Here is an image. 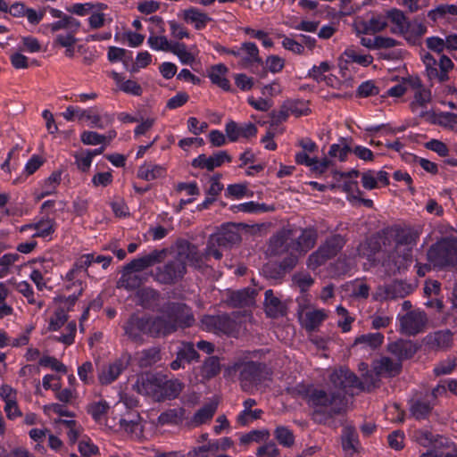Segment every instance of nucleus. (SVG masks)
Wrapping results in <instances>:
<instances>
[{"mask_svg":"<svg viewBox=\"0 0 457 457\" xmlns=\"http://www.w3.org/2000/svg\"><path fill=\"white\" fill-rule=\"evenodd\" d=\"M109 409L110 406L106 401H99L90 403L87 406V412L92 416L96 422L101 423Z\"/></svg>","mask_w":457,"mask_h":457,"instance_id":"46","label":"nucleus"},{"mask_svg":"<svg viewBox=\"0 0 457 457\" xmlns=\"http://www.w3.org/2000/svg\"><path fill=\"white\" fill-rule=\"evenodd\" d=\"M80 27V22L73 18L72 16H65L62 19L49 25V28L53 33L60 29H71L78 31Z\"/></svg>","mask_w":457,"mask_h":457,"instance_id":"45","label":"nucleus"},{"mask_svg":"<svg viewBox=\"0 0 457 457\" xmlns=\"http://www.w3.org/2000/svg\"><path fill=\"white\" fill-rule=\"evenodd\" d=\"M400 330L408 336H415L425 329L428 322L427 315L420 310L409 311L400 317Z\"/></svg>","mask_w":457,"mask_h":457,"instance_id":"9","label":"nucleus"},{"mask_svg":"<svg viewBox=\"0 0 457 457\" xmlns=\"http://www.w3.org/2000/svg\"><path fill=\"white\" fill-rule=\"evenodd\" d=\"M161 360V350L154 346L145 349L137 353L138 365L141 368H147L154 365Z\"/></svg>","mask_w":457,"mask_h":457,"instance_id":"31","label":"nucleus"},{"mask_svg":"<svg viewBox=\"0 0 457 457\" xmlns=\"http://www.w3.org/2000/svg\"><path fill=\"white\" fill-rule=\"evenodd\" d=\"M161 376L145 373L138 376L133 384V389L140 395L151 396L159 402Z\"/></svg>","mask_w":457,"mask_h":457,"instance_id":"10","label":"nucleus"},{"mask_svg":"<svg viewBox=\"0 0 457 457\" xmlns=\"http://www.w3.org/2000/svg\"><path fill=\"white\" fill-rule=\"evenodd\" d=\"M177 354L186 363H190L192 361H198L199 359V354L195 349L193 343L183 344L182 347L177 352Z\"/></svg>","mask_w":457,"mask_h":457,"instance_id":"51","label":"nucleus"},{"mask_svg":"<svg viewBox=\"0 0 457 457\" xmlns=\"http://www.w3.org/2000/svg\"><path fill=\"white\" fill-rule=\"evenodd\" d=\"M351 152L352 148L346 144H333L330 146L328 154L331 157H337L341 162H344L346 160L348 154Z\"/></svg>","mask_w":457,"mask_h":457,"instance_id":"57","label":"nucleus"},{"mask_svg":"<svg viewBox=\"0 0 457 457\" xmlns=\"http://www.w3.org/2000/svg\"><path fill=\"white\" fill-rule=\"evenodd\" d=\"M166 254V250H154L149 254L132 260L124 266L126 273L138 272L161 262Z\"/></svg>","mask_w":457,"mask_h":457,"instance_id":"13","label":"nucleus"},{"mask_svg":"<svg viewBox=\"0 0 457 457\" xmlns=\"http://www.w3.org/2000/svg\"><path fill=\"white\" fill-rule=\"evenodd\" d=\"M262 413L263 411L261 409H255L253 411H242L238 414L237 420V423L240 424L241 426H246L251 420L261 419Z\"/></svg>","mask_w":457,"mask_h":457,"instance_id":"56","label":"nucleus"},{"mask_svg":"<svg viewBox=\"0 0 457 457\" xmlns=\"http://www.w3.org/2000/svg\"><path fill=\"white\" fill-rule=\"evenodd\" d=\"M368 24L370 26V30H371L373 34L381 32L387 27L386 17L382 15H373L368 21Z\"/></svg>","mask_w":457,"mask_h":457,"instance_id":"63","label":"nucleus"},{"mask_svg":"<svg viewBox=\"0 0 457 457\" xmlns=\"http://www.w3.org/2000/svg\"><path fill=\"white\" fill-rule=\"evenodd\" d=\"M345 243V238L340 234L328 237L316 251L309 255L306 262L308 269L315 270L324 265L328 260L337 255Z\"/></svg>","mask_w":457,"mask_h":457,"instance_id":"5","label":"nucleus"},{"mask_svg":"<svg viewBox=\"0 0 457 457\" xmlns=\"http://www.w3.org/2000/svg\"><path fill=\"white\" fill-rule=\"evenodd\" d=\"M318 231L313 227L301 228L300 235L294 240L291 241V249L299 253V255H304L309 252L317 243Z\"/></svg>","mask_w":457,"mask_h":457,"instance_id":"14","label":"nucleus"},{"mask_svg":"<svg viewBox=\"0 0 457 457\" xmlns=\"http://www.w3.org/2000/svg\"><path fill=\"white\" fill-rule=\"evenodd\" d=\"M383 334L379 332L368 333L356 337L354 340V345L363 344L370 346L371 349H376L383 344Z\"/></svg>","mask_w":457,"mask_h":457,"instance_id":"44","label":"nucleus"},{"mask_svg":"<svg viewBox=\"0 0 457 457\" xmlns=\"http://www.w3.org/2000/svg\"><path fill=\"white\" fill-rule=\"evenodd\" d=\"M243 57L239 64L243 68H248L253 63H262V58L259 56V49L253 42H245L241 45Z\"/></svg>","mask_w":457,"mask_h":457,"instance_id":"25","label":"nucleus"},{"mask_svg":"<svg viewBox=\"0 0 457 457\" xmlns=\"http://www.w3.org/2000/svg\"><path fill=\"white\" fill-rule=\"evenodd\" d=\"M346 57V62H356L361 66L367 67L373 62V57L370 54H360L354 47H348L344 52Z\"/></svg>","mask_w":457,"mask_h":457,"instance_id":"42","label":"nucleus"},{"mask_svg":"<svg viewBox=\"0 0 457 457\" xmlns=\"http://www.w3.org/2000/svg\"><path fill=\"white\" fill-rule=\"evenodd\" d=\"M427 32V26L422 23L408 24V30L403 35L412 45L418 44L421 37Z\"/></svg>","mask_w":457,"mask_h":457,"instance_id":"43","label":"nucleus"},{"mask_svg":"<svg viewBox=\"0 0 457 457\" xmlns=\"http://www.w3.org/2000/svg\"><path fill=\"white\" fill-rule=\"evenodd\" d=\"M227 72L228 68L224 64H217L212 67L209 78L213 84L223 90L228 91L230 89V84L228 79L225 78Z\"/></svg>","mask_w":457,"mask_h":457,"instance_id":"32","label":"nucleus"},{"mask_svg":"<svg viewBox=\"0 0 457 457\" xmlns=\"http://www.w3.org/2000/svg\"><path fill=\"white\" fill-rule=\"evenodd\" d=\"M329 62L325 61L320 62L319 66H313L312 69L309 71L308 76L312 78L317 82L327 80V76L323 75V73L329 71Z\"/></svg>","mask_w":457,"mask_h":457,"instance_id":"59","label":"nucleus"},{"mask_svg":"<svg viewBox=\"0 0 457 457\" xmlns=\"http://www.w3.org/2000/svg\"><path fill=\"white\" fill-rule=\"evenodd\" d=\"M328 317L323 310H314L305 313L304 326L308 331L315 330Z\"/></svg>","mask_w":457,"mask_h":457,"instance_id":"37","label":"nucleus"},{"mask_svg":"<svg viewBox=\"0 0 457 457\" xmlns=\"http://www.w3.org/2000/svg\"><path fill=\"white\" fill-rule=\"evenodd\" d=\"M359 445L360 442L355 429L353 427L345 428L342 436V445L344 450L357 452Z\"/></svg>","mask_w":457,"mask_h":457,"instance_id":"39","label":"nucleus"},{"mask_svg":"<svg viewBox=\"0 0 457 457\" xmlns=\"http://www.w3.org/2000/svg\"><path fill=\"white\" fill-rule=\"evenodd\" d=\"M204 329L213 333L229 334L234 330L235 322L226 313L219 315H205L202 318Z\"/></svg>","mask_w":457,"mask_h":457,"instance_id":"11","label":"nucleus"},{"mask_svg":"<svg viewBox=\"0 0 457 457\" xmlns=\"http://www.w3.org/2000/svg\"><path fill=\"white\" fill-rule=\"evenodd\" d=\"M447 14L457 15V5L455 4H440L435 9L429 11L428 17L436 21L439 18H444Z\"/></svg>","mask_w":457,"mask_h":457,"instance_id":"49","label":"nucleus"},{"mask_svg":"<svg viewBox=\"0 0 457 457\" xmlns=\"http://www.w3.org/2000/svg\"><path fill=\"white\" fill-rule=\"evenodd\" d=\"M256 294L254 289L249 287L231 292L228 299V304L233 308L250 306L253 304Z\"/></svg>","mask_w":457,"mask_h":457,"instance_id":"21","label":"nucleus"},{"mask_svg":"<svg viewBox=\"0 0 457 457\" xmlns=\"http://www.w3.org/2000/svg\"><path fill=\"white\" fill-rule=\"evenodd\" d=\"M387 351L399 361L411 359L418 351V346L411 340L398 339L387 345Z\"/></svg>","mask_w":457,"mask_h":457,"instance_id":"17","label":"nucleus"},{"mask_svg":"<svg viewBox=\"0 0 457 457\" xmlns=\"http://www.w3.org/2000/svg\"><path fill=\"white\" fill-rule=\"evenodd\" d=\"M437 125L450 129L452 130L455 129L457 126V114L453 112L439 113Z\"/></svg>","mask_w":457,"mask_h":457,"instance_id":"64","label":"nucleus"},{"mask_svg":"<svg viewBox=\"0 0 457 457\" xmlns=\"http://www.w3.org/2000/svg\"><path fill=\"white\" fill-rule=\"evenodd\" d=\"M431 100V94L429 90L423 88L422 87L417 89L414 93V101L411 103L412 110L417 105L425 106Z\"/></svg>","mask_w":457,"mask_h":457,"instance_id":"61","label":"nucleus"},{"mask_svg":"<svg viewBox=\"0 0 457 457\" xmlns=\"http://www.w3.org/2000/svg\"><path fill=\"white\" fill-rule=\"evenodd\" d=\"M77 116L79 120L87 119L90 120L92 128L97 129H104L108 125L113 122V115L110 113H104V115H99L95 112L93 108L82 110L77 109Z\"/></svg>","mask_w":457,"mask_h":457,"instance_id":"20","label":"nucleus"},{"mask_svg":"<svg viewBox=\"0 0 457 457\" xmlns=\"http://www.w3.org/2000/svg\"><path fill=\"white\" fill-rule=\"evenodd\" d=\"M232 161L231 156L226 151H219L206 156L205 154H200L195 158L191 165L194 168L206 169L208 171L213 170L215 168L220 167L225 162H230Z\"/></svg>","mask_w":457,"mask_h":457,"instance_id":"15","label":"nucleus"},{"mask_svg":"<svg viewBox=\"0 0 457 457\" xmlns=\"http://www.w3.org/2000/svg\"><path fill=\"white\" fill-rule=\"evenodd\" d=\"M217 410V404L214 403H210L203 406L201 409H199L194 415L193 421L197 424L201 425L203 423H205L206 421L210 420Z\"/></svg>","mask_w":457,"mask_h":457,"instance_id":"47","label":"nucleus"},{"mask_svg":"<svg viewBox=\"0 0 457 457\" xmlns=\"http://www.w3.org/2000/svg\"><path fill=\"white\" fill-rule=\"evenodd\" d=\"M125 334L132 340L141 339V335H148L153 337H161L156 318H144L133 314L124 325Z\"/></svg>","mask_w":457,"mask_h":457,"instance_id":"8","label":"nucleus"},{"mask_svg":"<svg viewBox=\"0 0 457 457\" xmlns=\"http://www.w3.org/2000/svg\"><path fill=\"white\" fill-rule=\"evenodd\" d=\"M130 357L123 354L107 366H104L98 375L102 385H108L118 378L120 374L129 366Z\"/></svg>","mask_w":457,"mask_h":457,"instance_id":"12","label":"nucleus"},{"mask_svg":"<svg viewBox=\"0 0 457 457\" xmlns=\"http://www.w3.org/2000/svg\"><path fill=\"white\" fill-rule=\"evenodd\" d=\"M232 370L239 372V380L245 391L262 383L269 377L267 366L256 361L237 362Z\"/></svg>","mask_w":457,"mask_h":457,"instance_id":"7","label":"nucleus"},{"mask_svg":"<svg viewBox=\"0 0 457 457\" xmlns=\"http://www.w3.org/2000/svg\"><path fill=\"white\" fill-rule=\"evenodd\" d=\"M390 299L403 298L410 295L413 287L403 280H395L388 284Z\"/></svg>","mask_w":457,"mask_h":457,"instance_id":"35","label":"nucleus"},{"mask_svg":"<svg viewBox=\"0 0 457 457\" xmlns=\"http://www.w3.org/2000/svg\"><path fill=\"white\" fill-rule=\"evenodd\" d=\"M183 18L186 22L193 24L196 29H203L206 27L207 23L212 21V18L205 12H203L196 8L185 10Z\"/></svg>","mask_w":457,"mask_h":457,"instance_id":"27","label":"nucleus"},{"mask_svg":"<svg viewBox=\"0 0 457 457\" xmlns=\"http://www.w3.org/2000/svg\"><path fill=\"white\" fill-rule=\"evenodd\" d=\"M220 371V359L217 356L208 357L201 370L202 377L205 379H211L216 377Z\"/></svg>","mask_w":457,"mask_h":457,"instance_id":"36","label":"nucleus"},{"mask_svg":"<svg viewBox=\"0 0 457 457\" xmlns=\"http://www.w3.org/2000/svg\"><path fill=\"white\" fill-rule=\"evenodd\" d=\"M183 417V409H170L160 414L158 417V423L162 426L167 424L178 425L182 421Z\"/></svg>","mask_w":457,"mask_h":457,"instance_id":"38","label":"nucleus"},{"mask_svg":"<svg viewBox=\"0 0 457 457\" xmlns=\"http://www.w3.org/2000/svg\"><path fill=\"white\" fill-rule=\"evenodd\" d=\"M428 261L434 267L445 268L457 263V240L444 238L432 245L427 253Z\"/></svg>","mask_w":457,"mask_h":457,"instance_id":"6","label":"nucleus"},{"mask_svg":"<svg viewBox=\"0 0 457 457\" xmlns=\"http://www.w3.org/2000/svg\"><path fill=\"white\" fill-rule=\"evenodd\" d=\"M274 436L278 442L285 447H291L295 443L294 434L287 427H277V428L274 431Z\"/></svg>","mask_w":457,"mask_h":457,"instance_id":"48","label":"nucleus"},{"mask_svg":"<svg viewBox=\"0 0 457 457\" xmlns=\"http://www.w3.org/2000/svg\"><path fill=\"white\" fill-rule=\"evenodd\" d=\"M329 380L335 391L328 394L325 390L314 388L307 395V403L313 408L312 419L318 424H327L342 414L347 403L345 395L353 388H363L359 378L346 368L333 371Z\"/></svg>","mask_w":457,"mask_h":457,"instance_id":"1","label":"nucleus"},{"mask_svg":"<svg viewBox=\"0 0 457 457\" xmlns=\"http://www.w3.org/2000/svg\"><path fill=\"white\" fill-rule=\"evenodd\" d=\"M420 237L417 229L411 228H399L395 234V245L388 255V265L393 264V272L405 270L412 261V248Z\"/></svg>","mask_w":457,"mask_h":457,"instance_id":"4","label":"nucleus"},{"mask_svg":"<svg viewBox=\"0 0 457 457\" xmlns=\"http://www.w3.org/2000/svg\"><path fill=\"white\" fill-rule=\"evenodd\" d=\"M415 440L424 447H441L446 446L449 447V441L441 436H434L430 431L425 429L416 430L414 432Z\"/></svg>","mask_w":457,"mask_h":457,"instance_id":"23","label":"nucleus"},{"mask_svg":"<svg viewBox=\"0 0 457 457\" xmlns=\"http://www.w3.org/2000/svg\"><path fill=\"white\" fill-rule=\"evenodd\" d=\"M155 316L161 337H167L179 329L190 328L195 320L192 309L184 303L167 302Z\"/></svg>","mask_w":457,"mask_h":457,"instance_id":"3","label":"nucleus"},{"mask_svg":"<svg viewBox=\"0 0 457 457\" xmlns=\"http://www.w3.org/2000/svg\"><path fill=\"white\" fill-rule=\"evenodd\" d=\"M373 371L378 377H395L402 370V362L393 361L389 357H381L373 362Z\"/></svg>","mask_w":457,"mask_h":457,"instance_id":"18","label":"nucleus"},{"mask_svg":"<svg viewBox=\"0 0 457 457\" xmlns=\"http://www.w3.org/2000/svg\"><path fill=\"white\" fill-rule=\"evenodd\" d=\"M68 320V315L62 308L57 309L51 317L48 330L56 331L61 328Z\"/></svg>","mask_w":457,"mask_h":457,"instance_id":"54","label":"nucleus"},{"mask_svg":"<svg viewBox=\"0 0 457 457\" xmlns=\"http://www.w3.org/2000/svg\"><path fill=\"white\" fill-rule=\"evenodd\" d=\"M76 33L77 31H73L72 29H71L66 34H58L55 37L54 44L62 47H72L77 42V38L75 37Z\"/></svg>","mask_w":457,"mask_h":457,"instance_id":"58","label":"nucleus"},{"mask_svg":"<svg viewBox=\"0 0 457 457\" xmlns=\"http://www.w3.org/2000/svg\"><path fill=\"white\" fill-rule=\"evenodd\" d=\"M289 113L295 117L306 116L311 112V109L308 107V103L304 101H292L287 104Z\"/></svg>","mask_w":457,"mask_h":457,"instance_id":"53","label":"nucleus"},{"mask_svg":"<svg viewBox=\"0 0 457 457\" xmlns=\"http://www.w3.org/2000/svg\"><path fill=\"white\" fill-rule=\"evenodd\" d=\"M262 274L270 279L278 280L281 279L286 272L279 263L269 262L262 267Z\"/></svg>","mask_w":457,"mask_h":457,"instance_id":"50","label":"nucleus"},{"mask_svg":"<svg viewBox=\"0 0 457 457\" xmlns=\"http://www.w3.org/2000/svg\"><path fill=\"white\" fill-rule=\"evenodd\" d=\"M171 53L177 55L183 64H191L195 61V56L187 50L183 43L175 42Z\"/></svg>","mask_w":457,"mask_h":457,"instance_id":"52","label":"nucleus"},{"mask_svg":"<svg viewBox=\"0 0 457 457\" xmlns=\"http://www.w3.org/2000/svg\"><path fill=\"white\" fill-rule=\"evenodd\" d=\"M29 227H34L37 230L33 237H46L54 232V221L52 220H43Z\"/></svg>","mask_w":457,"mask_h":457,"instance_id":"55","label":"nucleus"},{"mask_svg":"<svg viewBox=\"0 0 457 457\" xmlns=\"http://www.w3.org/2000/svg\"><path fill=\"white\" fill-rule=\"evenodd\" d=\"M176 246V257L156 269L155 279L162 284L173 285L181 280L187 273V262L195 269L204 266V256L195 245L181 239Z\"/></svg>","mask_w":457,"mask_h":457,"instance_id":"2","label":"nucleus"},{"mask_svg":"<svg viewBox=\"0 0 457 457\" xmlns=\"http://www.w3.org/2000/svg\"><path fill=\"white\" fill-rule=\"evenodd\" d=\"M120 428L126 432L139 436L143 434L144 426L142 425V418L138 413L131 412L128 418L120 420Z\"/></svg>","mask_w":457,"mask_h":457,"instance_id":"28","label":"nucleus"},{"mask_svg":"<svg viewBox=\"0 0 457 457\" xmlns=\"http://www.w3.org/2000/svg\"><path fill=\"white\" fill-rule=\"evenodd\" d=\"M291 249V242L287 243L285 234L280 233L273 236L270 239L269 252L273 256H279L287 253Z\"/></svg>","mask_w":457,"mask_h":457,"instance_id":"30","label":"nucleus"},{"mask_svg":"<svg viewBox=\"0 0 457 457\" xmlns=\"http://www.w3.org/2000/svg\"><path fill=\"white\" fill-rule=\"evenodd\" d=\"M159 402L165 399H175L182 391V384L177 380H167L165 377L161 376Z\"/></svg>","mask_w":457,"mask_h":457,"instance_id":"26","label":"nucleus"},{"mask_svg":"<svg viewBox=\"0 0 457 457\" xmlns=\"http://www.w3.org/2000/svg\"><path fill=\"white\" fill-rule=\"evenodd\" d=\"M264 306L266 314L270 318H278L287 314L285 304L274 295L271 289L265 292Z\"/></svg>","mask_w":457,"mask_h":457,"instance_id":"22","label":"nucleus"},{"mask_svg":"<svg viewBox=\"0 0 457 457\" xmlns=\"http://www.w3.org/2000/svg\"><path fill=\"white\" fill-rule=\"evenodd\" d=\"M80 139L85 145H96L104 143L106 137L95 131H84L80 136Z\"/></svg>","mask_w":457,"mask_h":457,"instance_id":"60","label":"nucleus"},{"mask_svg":"<svg viewBox=\"0 0 457 457\" xmlns=\"http://www.w3.org/2000/svg\"><path fill=\"white\" fill-rule=\"evenodd\" d=\"M380 247L377 239H367L359 245L357 252L359 256L365 257L370 262H375V255L379 252Z\"/></svg>","mask_w":457,"mask_h":457,"instance_id":"33","label":"nucleus"},{"mask_svg":"<svg viewBox=\"0 0 457 457\" xmlns=\"http://www.w3.org/2000/svg\"><path fill=\"white\" fill-rule=\"evenodd\" d=\"M226 135L231 142L237 141L239 137H254L257 133V128L253 123H246L239 126L234 120L228 121L225 126Z\"/></svg>","mask_w":457,"mask_h":457,"instance_id":"19","label":"nucleus"},{"mask_svg":"<svg viewBox=\"0 0 457 457\" xmlns=\"http://www.w3.org/2000/svg\"><path fill=\"white\" fill-rule=\"evenodd\" d=\"M164 173L165 169L163 167L151 163H145L139 167L137 177L149 181L162 177Z\"/></svg>","mask_w":457,"mask_h":457,"instance_id":"34","label":"nucleus"},{"mask_svg":"<svg viewBox=\"0 0 457 457\" xmlns=\"http://www.w3.org/2000/svg\"><path fill=\"white\" fill-rule=\"evenodd\" d=\"M386 17L395 25V28L392 29L393 33L402 35L408 30L409 21H407L403 12L401 10L392 8L386 11Z\"/></svg>","mask_w":457,"mask_h":457,"instance_id":"29","label":"nucleus"},{"mask_svg":"<svg viewBox=\"0 0 457 457\" xmlns=\"http://www.w3.org/2000/svg\"><path fill=\"white\" fill-rule=\"evenodd\" d=\"M378 94V87L370 80L362 82L357 89V96L360 97H368L370 96H377Z\"/></svg>","mask_w":457,"mask_h":457,"instance_id":"62","label":"nucleus"},{"mask_svg":"<svg viewBox=\"0 0 457 457\" xmlns=\"http://www.w3.org/2000/svg\"><path fill=\"white\" fill-rule=\"evenodd\" d=\"M453 342V333L450 329L438 330L426 337V344L431 348H447Z\"/></svg>","mask_w":457,"mask_h":457,"instance_id":"24","label":"nucleus"},{"mask_svg":"<svg viewBox=\"0 0 457 457\" xmlns=\"http://www.w3.org/2000/svg\"><path fill=\"white\" fill-rule=\"evenodd\" d=\"M410 411L416 420H425L430 414L432 406L428 402L423 400L412 401Z\"/></svg>","mask_w":457,"mask_h":457,"instance_id":"41","label":"nucleus"},{"mask_svg":"<svg viewBox=\"0 0 457 457\" xmlns=\"http://www.w3.org/2000/svg\"><path fill=\"white\" fill-rule=\"evenodd\" d=\"M147 43L149 46L155 51L170 52L173 51L174 43L170 42L165 36H157L152 33Z\"/></svg>","mask_w":457,"mask_h":457,"instance_id":"40","label":"nucleus"},{"mask_svg":"<svg viewBox=\"0 0 457 457\" xmlns=\"http://www.w3.org/2000/svg\"><path fill=\"white\" fill-rule=\"evenodd\" d=\"M241 237L233 224L222 226L221 229L216 235L211 237V244L221 247H230L239 243Z\"/></svg>","mask_w":457,"mask_h":457,"instance_id":"16","label":"nucleus"}]
</instances>
